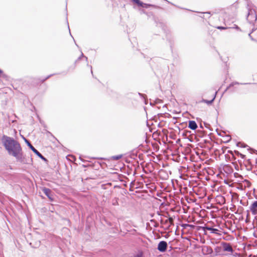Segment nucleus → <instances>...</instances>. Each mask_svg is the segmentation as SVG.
Segmentation results:
<instances>
[{
  "instance_id": "nucleus-1",
  "label": "nucleus",
  "mask_w": 257,
  "mask_h": 257,
  "mask_svg": "<svg viewBox=\"0 0 257 257\" xmlns=\"http://www.w3.org/2000/svg\"><path fill=\"white\" fill-rule=\"evenodd\" d=\"M2 143L10 156L15 157L16 160L23 164H29L19 142L13 138L4 135L2 137Z\"/></svg>"
},
{
  "instance_id": "nucleus-2",
  "label": "nucleus",
  "mask_w": 257,
  "mask_h": 257,
  "mask_svg": "<svg viewBox=\"0 0 257 257\" xmlns=\"http://www.w3.org/2000/svg\"><path fill=\"white\" fill-rule=\"evenodd\" d=\"M257 16L255 11L254 10L248 9L246 20L249 23L253 24L256 22Z\"/></svg>"
},
{
  "instance_id": "nucleus-3",
  "label": "nucleus",
  "mask_w": 257,
  "mask_h": 257,
  "mask_svg": "<svg viewBox=\"0 0 257 257\" xmlns=\"http://www.w3.org/2000/svg\"><path fill=\"white\" fill-rule=\"evenodd\" d=\"M221 245H222L223 252H227L226 254L231 255L233 253L234 250L229 243L221 242Z\"/></svg>"
},
{
  "instance_id": "nucleus-4",
  "label": "nucleus",
  "mask_w": 257,
  "mask_h": 257,
  "mask_svg": "<svg viewBox=\"0 0 257 257\" xmlns=\"http://www.w3.org/2000/svg\"><path fill=\"white\" fill-rule=\"evenodd\" d=\"M24 139L26 143L27 144L29 147L37 156H38L42 160L47 161V159L32 145V144L28 140L26 139Z\"/></svg>"
},
{
  "instance_id": "nucleus-5",
  "label": "nucleus",
  "mask_w": 257,
  "mask_h": 257,
  "mask_svg": "<svg viewBox=\"0 0 257 257\" xmlns=\"http://www.w3.org/2000/svg\"><path fill=\"white\" fill-rule=\"evenodd\" d=\"M201 229L204 232L205 234H207L206 232V230H209L210 231V233H211L220 235V233H219V230L217 228H214L209 226H205L201 227Z\"/></svg>"
},
{
  "instance_id": "nucleus-6",
  "label": "nucleus",
  "mask_w": 257,
  "mask_h": 257,
  "mask_svg": "<svg viewBox=\"0 0 257 257\" xmlns=\"http://www.w3.org/2000/svg\"><path fill=\"white\" fill-rule=\"evenodd\" d=\"M167 243L165 241H161L158 245V249L161 252H164L167 248Z\"/></svg>"
},
{
  "instance_id": "nucleus-7",
  "label": "nucleus",
  "mask_w": 257,
  "mask_h": 257,
  "mask_svg": "<svg viewBox=\"0 0 257 257\" xmlns=\"http://www.w3.org/2000/svg\"><path fill=\"white\" fill-rule=\"evenodd\" d=\"M42 191L50 200H53L52 191L50 189L44 187L42 188Z\"/></svg>"
},
{
  "instance_id": "nucleus-8",
  "label": "nucleus",
  "mask_w": 257,
  "mask_h": 257,
  "mask_svg": "<svg viewBox=\"0 0 257 257\" xmlns=\"http://www.w3.org/2000/svg\"><path fill=\"white\" fill-rule=\"evenodd\" d=\"M249 209L252 214H257V200L254 201L249 207Z\"/></svg>"
},
{
  "instance_id": "nucleus-9",
  "label": "nucleus",
  "mask_w": 257,
  "mask_h": 257,
  "mask_svg": "<svg viewBox=\"0 0 257 257\" xmlns=\"http://www.w3.org/2000/svg\"><path fill=\"white\" fill-rule=\"evenodd\" d=\"M215 252L217 254L223 255L224 254L222 245L220 244V246H217L214 248Z\"/></svg>"
},
{
  "instance_id": "nucleus-10",
  "label": "nucleus",
  "mask_w": 257,
  "mask_h": 257,
  "mask_svg": "<svg viewBox=\"0 0 257 257\" xmlns=\"http://www.w3.org/2000/svg\"><path fill=\"white\" fill-rule=\"evenodd\" d=\"M164 224L166 226L167 228H169L173 224V219L172 217H170L169 218L166 219L164 221Z\"/></svg>"
},
{
  "instance_id": "nucleus-11",
  "label": "nucleus",
  "mask_w": 257,
  "mask_h": 257,
  "mask_svg": "<svg viewBox=\"0 0 257 257\" xmlns=\"http://www.w3.org/2000/svg\"><path fill=\"white\" fill-rule=\"evenodd\" d=\"M188 127L192 130H195L197 128L196 122L194 120H190L188 122Z\"/></svg>"
},
{
  "instance_id": "nucleus-12",
  "label": "nucleus",
  "mask_w": 257,
  "mask_h": 257,
  "mask_svg": "<svg viewBox=\"0 0 257 257\" xmlns=\"http://www.w3.org/2000/svg\"><path fill=\"white\" fill-rule=\"evenodd\" d=\"M202 251L206 254H211L213 252L211 247L208 246H204L202 248Z\"/></svg>"
},
{
  "instance_id": "nucleus-13",
  "label": "nucleus",
  "mask_w": 257,
  "mask_h": 257,
  "mask_svg": "<svg viewBox=\"0 0 257 257\" xmlns=\"http://www.w3.org/2000/svg\"><path fill=\"white\" fill-rule=\"evenodd\" d=\"M139 7L144 8H149L150 7H154V8H158V7L152 4H145L142 2V4L141 5H139Z\"/></svg>"
},
{
  "instance_id": "nucleus-14",
  "label": "nucleus",
  "mask_w": 257,
  "mask_h": 257,
  "mask_svg": "<svg viewBox=\"0 0 257 257\" xmlns=\"http://www.w3.org/2000/svg\"><path fill=\"white\" fill-rule=\"evenodd\" d=\"M216 92H215V94L214 95L213 98L211 100H203V101L208 104H211L213 102V101H214V100L215 99V98L216 96Z\"/></svg>"
},
{
  "instance_id": "nucleus-15",
  "label": "nucleus",
  "mask_w": 257,
  "mask_h": 257,
  "mask_svg": "<svg viewBox=\"0 0 257 257\" xmlns=\"http://www.w3.org/2000/svg\"><path fill=\"white\" fill-rule=\"evenodd\" d=\"M132 1L138 5V6H139V5H141L142 4V2L140 0H132Z\"/></svg>"
},
{
  "instance_id": "nucleus-16",
  "label": "nucleus",
  "mask_w": 257,
  "mask_h": 257,
  "mask_svg": "<svg viewBox=\"0 0 257 257\" xmlns=\"http://www.w3.org/2000/svg\"><path fill=\"white\" fill-rule=\"evenodd\" d=\"M122 157L121 155L112 156V158L114 160H118Z\"/></svg>"
},
{
  "instance_id": "nucleus-17",
  "label": "nucleus",
  "mask_w": 257,
  "mask_h": 257,
  "mask_svg": "<svg viewBox=\"0 0 257 257\" xmlns=\"http://www.w3.org/2000/svg\"><path fill=\"white\" fill-rule=\"evenodd\" d=\"M134 257H145L144 256L143 253L142 252H139L136 255H134Z\"/></svg>"
},
{
  "instance_id": "nucleus-18",
  "label": "nucleus",
  "mask_w": 257,
  "mask_h": 257,
  "mask_svg": "<svg viewBox=\"0 0 257 257\" xmlns=\"http://www.w3.org/2000/svg\"><path fill=\"white\" fill-rule=\"evenodd\" d=\"M112 204L113 205H114V206L118 205L117 199H116V198L112 199Z\"/></svg>"
},
{
  "instance_id": "nucleus-19",
  "label": "nucleus",
  "mask_w": 257,
  "mask_h": 257,
  "mask_svg": "<svg viewBox=\"0 0 257 257\" xmlns=\"http://www.w3.org/2000/svg\"><path fill=\"white\" fill-rule=\"evenodd\" d=\"M220 59H221V60L224 62L225 63H226L227 61V60H228V57H223V56H220Z\"/></svg>"
},
{
  "instance_id": "nucleus-20",
  "label": "nucleus",
  "mask_w": 257,
  "mask_h": 257,
  "mask_svg": "<svg viewBox=\"0 0 257 257\" xmlns=\"http://www.w3.org/2000/svg\"><path fill=\"white\" fill-rule=\"evenodd\" d=\"M81 57H83V58H84L85 60L86 61H87V57H85L84 56L83 54L82 53H81V56L79 57L77 59V61H78L79 59H80L81 58Z\"/></svg>"
},
{
  "instance_id": "nucleus-21",
  "label": "nucleus",
  "mask_w": 257,
  "mask_h": 257,
  "mask_svg": "<svg viewBox=\"0 0 257 257\" xmlns=\"http://www.w3.org/2000/svg\"><path fill=\"white\" fill-rule=\"evenodd\" d=\"M229 28L228 27H222V26H218L217 27V29L219 30H225Z\"/></svg>"
},
{
  "instance_id": "nucleus-22",
  "label": "nucleus",
  "mask_w": 257,
  "mask_h": 257,
  "mask_svg": "<svg viewBox=\"0 0 257 257\" xmlns=\"http://www.w3.org/2000/svg\"><path fill=\"white\" fill-rule=\"evenodd\" d=\"M239 83L238 82H232L229 85V86L227 88V89H228L229 87H231V86H233L235 84H239Z\"/></svg>"
},
{
  "instance_id": "nucleus-23",
  "label": "nucleus",
  "mask_w": 257,
  "mask_h": 257,
  "mask_svg": "<svg viewBox=\"0 0 257 257\" xmlns=\"http://www.w3.org/2000/svg\"><path fill=\"white\" fill-rule=\"evenodd\" d=\"M234 27H229V28H233V29H235L236 30H240V28L236 25H233Z\"/></svg>"
},
{
  "instance_id": "nucleus-24",
  "label": "nucleus",
  "mask_w": 257,
  "mask_h": 257,
  "mask_svg": "<svg viewBox=\"0 0 257 257\" xmlns=\"http://www.w3.org/2000/svg\"><path fill=\"white\" fill-rule=\"evenodd\" d=\"M52 75H50L49 76H48L46 78L43 79L41 80V82H43L44 81H45L46 79H48L49 77H50Z\"/></svg>"
},
{
  "instance_id": "nucleus-25",
  "label": "nucleus",
  "mask_w": 257,
  "mask_h": 257,
  "mask_svg": "<svg viewBox=\"0 0 257 257\" xmlns=\"http://www.w3.org/2000/svg\"><path fill=\"white\" fill-rule=\"evenodd\" d=\"M202 14H209V15H211V12L208 11V12H204V13H201Z\"/></svg>"
},
{
  "instance_id": "nucleus-26",
  "label": "nucleus",
  "mask_w": 257,
  "mask_h": 257,
  "mask_svg": "<svg viewBox=\"0 0 257 257\" xmlns=\"http://www.w3.org/2000/svg\"><path fill=\"white\" fill-rule=\"evenodd\" d=\"M139 94L141 97H143L144 98H145L144 94H142V93H139Z\"/></svg>"
},
{
  "instance_id": "nucleus-27",
  "label": "nucleus",
  "mask_w": 257,
  "mask_h": 257,
  "mask_svg": "<svg viewBox=\"0 0 257 257\" xmlns=\"http://www.w3.org/2000/svg\"><path fill=\"white\" fill-rule=\"evenodd\" d=\"M248 257H256V256L254 255L253 256V255H250Z\"/></svg>"
},
{
  "instance_id": "nucleus-28",
  "label": "nucleus",
  "mask_w": 257,
  "mask_h": 257,
  "mask_svg": "<svg viewBox=\"0 0 257 257\" xmlns=\"http://www.w3.org/2000/svg\"><path fill=\"white\" fill-rule=\"evenodd\" d=\"M248 83H240V84H243V85H245V84H247Z\"/></svg>"
},
{
  "instance_id": "nucleus-29",
  "label": "nucleus",
  "mask_w": 257,
  "mask_h": 257,
  "mask_svg": "<svg viewBox=\"0 0 257 257\" xmlns=\"http://www.w3.org/2000/svg\"><path fill=\"white\" fill-rule=\"evenodd\" d=\"M0 74H3V71L0 69Z\"/></svg>"
},
{
  "instance_id": "nucleus-30",
  "label": "nucleus",
  "mask_w": 257,
  "mask_h": 257,
  "mask_svg": "<svg viewBox=\"0 0 257 257\" xmlns=\"http://www.w3.org/2000/svg\"><path fill=\"white\" fill-rule=\"evenodd\" d=\"M90 68H91V73H92V67L91 66H90Z\"/></svg>"
},
{
  "instance_id": "nucleus-31",
  "label": "nucleus",
  "mask_w": 257,
  "mask_h": 257,
  "mask_svg": "<svg viewBox=\"0 0 257 257\" xmlns=\"http://www.w3.org/2000/svg\"><path fill=\"white\" fill-rule=\"evenodd\" d=\"M142 12L145 13V11L144 10H142Z\"/></svg>"
},
{
  "instance_id": "nucleus-32",
  "label": "nucleus",
  "mask_w": 257,
  "mask_h": 257,
  "mask_svg": "<svg viewBox=\"0 0 257 257\" xmlns=\"http://www.w3.org/2000/svg\"><path fill=\"white\" fill-rule=\"evenodd\" d=\"M201 18H203V15H201V16H200Z\"/></svg>"
},
{
  "instance_id": "nucleus-33",
  "label": "nucleus",
  "mask_w": 257,
  "mask_h": 257,
  "mask_svg": "<svg viewBox=\"0 0 257 257\" xmlns=\"http://www.w3.org/2000/svg\"><path fill=\"white\" fill-rule=\"evenodd\" d=\"M201 18H203V15H201V16H200Z\"/></svg>"
}]
</instances>
